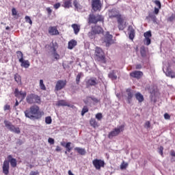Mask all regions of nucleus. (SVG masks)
I'll return each instance as SVG.
<instances>
[{"label": "nucleus", "mask_w": 175, "mask_h": 175, "mask_svg": "<svg viewBox=\"0 0 175 175\" xmlns=\"http://www.w3.org/2000/svg\"><path fill=\"white\" fill-rule=\"evenodd\" d=\"M25 116L27 118L30 120H40L43 114V111H40L38 105H33L29 109H26L25 111Z\"/></svg>", "instance_id": "f257e3e1"}, {"label": "nucleus", "mask_w": 175, "mask_h": 175, "mask_svg": "<svg viewBox=\"0 0 175 175\" xmlns=\"http://www.w3.org/2000/svg\"><path fill=\"white\" fill-rule=\"evenodd\" d=\"M88 20V24H97L99 21H103L104 18L100 14H90Z\"/></svg>", "instance_id": "f03ea898"}, {"label": "nucleus", "mask_w": 175, "mask_h": 175, "mask_svg": "<svg viewBox=\"0 0 175 175\" xmlns=\"http://www.w3.org/2000/svg\"><path fill=\"white\" fill-rule=\"evenodd\" d=\"M26 102L29 105H33V103H40V97L35 94H28L26 97Z\"/></svg>", "instance_id": "7ed1b4c3"}, {"label": "nucleus", "mask_w": 175, "mask_h": 175, "mask_svg": "<svg viewBox=\"0 0 175 175\" xmlns=\"http://www.w3.org/2000/svg\"><path fill=\"white\" fill-rule=\"evenodd\" d=\"M124 128H125V126L120 125L118 126L117 128L114 129L112 131H111L108 137L109 139H113V137L116 136H118L119 133H121V132L124 131Z\"/></svg>", "instance_id": "20e7f679"}, {"label": "nucleus", "mask_w": 175, "mask_h": 175, "mask_svg": "<svg viewBox=\"0 0 175 175\" xmlns=\"http://www.w3.org/2000/svg\"><path fill=\"white\" fill-rule=\"evenodd\" d=\"M99 84V81L96 77H90L86 81V88H90V87H96Z\"/></svg>", "instance_id": "39448f33"}, {"label": "nucleus", "mask_w": 175, "mask_h": 175, "mask_svg": "<svg viewBox=\"0 0 175 175\" xmlns=\"http://www.w3.org/2000/svg\"><path fill=\"white\" fill-rule=\"evenodd\" d=\"M95 55L97 57V59H98V61H103V62H105V53H103V50H102V49L96 47Z\"/></svg>", "instance_id": "423d86ee"}, {"label": "nucleus", "mask_w": 175, "mask_h": 175, "mask_svg": "<svg viewBox=\"0 0 175 175\" xmlns=\"http://www.w3.org/2000/svg\"><path fill=\"white\" fill-rule=\"evenodd\" d=\"M93 166L96 170H100V167H105V161L96 159L92 161Z\"/></svg>", "instance_id": "0eeeda50"}, {"label": "nucleus", "mask_w": 175, "mask_h": 175, "mask_svg": "<svg viewBox=\"0 0 175 175\" xmlns=\"http://www.w3.org/2000/svg\"><path fill=\"white\" fill-rule=\"evenodd\" d=\"M92 8L94 12H100L102 9V3L100 0H92Z\"/></svg>", "instance_id": "6e6552de"}, {"label": "nucleus", "mask_w": 175, "mask_h": 175, "mask_svg": "<svg viewBox=\"0 0 175 175\" xmlns=\"http://www.w3.org/2000/svg\"><path fill=\"white\" fill-rule=\"evenodd\" d=\"M117 21L118 29H120V31H124V29H125V28L126 27L124 17H122V16H119L117 19Z\"/></svg>", "instance_id": "1a4fd4ad"}, {"label": "nucleus", "mask_w": 175, "mask_h": 175, "mask_svg": "<svg viewBox=\"0 0 175 175\" xmlns=\"http://www.w3.org/2000/svg\"><path fill=\"white\" fill-rule=\"evenodd\" d=\"M120 76V70H112L108 74V77L111 80H117Z\"/></svg>", "instance_id": "9d476101"}, {"label": "nucleus", "mask_w": 175, "mask_h": 175, "mask_svg": "<svg viewBox=\"0 0 175 175\" xmlns=\"http://www.w3.org/2000/svg\"><path fill=\"white\" fill-rule=\"evenodd\" d=\"M108 16L109 18L118 19V17H121L122 15L120 14V12L117 11L116 9H112L109 10Z\"/></svg>", "instance_id": "9b49d317"}, {"label": "nucleus", "mask_w": 175, "mask_h": 175, "mask_svg": "<svg viewBox=\"0 0 175 175\" xmlns=\"http://www.w3.org/2000/svg\"><path fill=\"white\" fill-rule=\"evenodd\" d=\"M104 42L106 43V47H109V46L113 44V36H111L109 32H107L105 36Z\"/></svg>", "instance_id": "f8f14e48"}, {"label": "nucleus", "mask_w": 175, "mask_h": 175, "mask_svg": "<svg viewBox=\"0 0 175 175\" xmlns=\"http://www.w3.org/2000/svg\"><path fill=\"white\" fill-rule=\"evenodd\" d=\"M126 102L130 105V103H132V98H133V91L131 90L130 88H128L126 90Z\"/></svg>", "instance_id": "ddd939ff"}, {"label": "nucleus", "mask_w": 175, "mask_h": 175, "mask_svg": "<svg viewBox=\"0 0 175 175\" xmlns=\"http://www.w3.org/2000/svg\"><path fill=\"white\" fill-rule=\"evenodd\" d=\"M46 48L49 50V51L52 53L57 51V49H58V44L57 42H52L50 44L46 45Z\"/></svg>", "instance_id": "4468645a"}, {"label": "nucleus", "mask_w": 175, "mask_h": 175, "mask_svg": "<svg viewBox=\"0 0 175 175\" xmlns=\"http://www.w3.org/2000/svg\"><path fill=\"white\" fill-rule=\"evenodd\" d=\"M65 85H66V81L59 80L57 82V83L55 85V91H61V90H62V88H65Z\"/></svg>", "instance_id": "2eb2a0df"}, {"label": "nucleus", "mask_w": 175, "mask_h": 175, "mask_svg": "<svg viewBox=\"0 0 175 175\" xmlns=\"http://www.w3.org/2000/svg\"><path fill=\"white\" fill-rule=\"evenodd\" d=\"M8 162H10L12 167H16L17 166V159L13 158L11 154L8 156Z\"/></svg>", "instance_id": "dca6fc26"}, {"label": "nucleus", "mask_w": 175, "mask_h": 175, "mask_svg": "<svg viewBox=\"0 0 175 175\" xmlns=\"http://www.w3.org/2000/svg\"><path fill=\"white\" fill-rule=\"evenodd\" d=\"M9 161L8 160L4 161L3 164V173L5 175L9 174Z\"/></svg>", "instance_id": "f3484780"}, {"label": "nucleus", "mask_w": 175, "mask_h": 175, "mask_svg": "<svg viewBox=\"0 0 175 175\" xmlns=\"http://www.w3.org/2000/svg\"><path fill=\"white\" fill-rule=\"evenodd\" d=\"M130 76L134 79H140L143 76V72L135 70L131 72Z\"/></svg>", "instance_id": "a211bd4d"}, {"label": "nucleus", "mask_w": 175, "mask_h": 175, "mask_svg": "<svg viewBox=\"0 0 175 175\" xmlns=\"http://www.w3.org/2000/svg\"><path fill=\"white\" fill-rule=\"evenodd\" d=\"M146 20L153 21L154 24L157 23V16L154 12H148V15L146 17Z\"/></svg>", "instance_id": "6ab92c4d"}, {"label": "nucleus", "mask_w": 175, "mask_h": 175, "mask_svg": "<svg viewBox=\"0 0 175 175\" xmlns=\"http://www.w3.org/2000/svg\"><path fill=\"white\" fill-rule=\"evenodd\" d=\"M164 73L165 74V76L167 77H171V79H175V72L174 71L170 70L169 68H166L165 71L164 69H163Z\"/></svg>", "instance_id": "aec40b11"}, {"label": "nucleus", "mask_w": 175, "mask_h": 175, "mask_svg": "<svg viewBox=\"0 0 175 175\" xmlns=\"http://www.w3.org/2000/svg\"><path fill=\"white\" fill-rule=\"evenodd\" d=\"M93 31L96 35H99V33H103V29L100 26L95 25L94 27H92Z\"/></svg>", "instance_id": "412c9836"}, {"label": "nucleus", "mask_w": 175, "mask_h": 175, "mask_svg": "<svg viewBox=\"0 0 175 175\" xmlns=\"http://www.w3.org/2000/svg\"><path fill=\"white\" fill-rule=\"evenodd\" d=\"M14 94H15V96H16V97H18V95H21L22 100L23 99H25V96H27V92H23L21 91L20 92V91H18V88L15 89Z\"/></svg>", "instance_id": "4be33fe9"}, {"label": "nucleus", "mask_w": 175, "mask_h": 175, "mask_svg": "<svg viewBox=\"0 0 175 175\" xmlns=\"http://www.w3.org/2000/svg\"><path fill=\"white\" fill-rule=\"evenodd\" d=\"M129 38L131 40H133V39H135V29H133V27L132 26H129Z\"/></svg>", "instance_id": "5701e85b"}, {"label": "nucleus", "mask_w": 175, "mask_h": 175, "mask_svg": "<svg viewBox=\"0 0 175 175\" xmlns=\"http://www.w3.org/2000/svg\"><path fill=\"white\" fill-rule=\"evenodd\" d=\"M49 33L51 35H59V31L55 27H50L49 28Z\"/></svg>", "instance_id": "b1692460"}, {"label": "nucleus", "mask_w": 175, "mask_h": 175, "mask_svg": "<svg viewBox=\"0 0 175 175\" xmlns=\"http://www.w3.org/2000/svg\"><path fill=\"white\" fill-rule=\"evenodd\" d=\"M77 46V41L75 40H72L70 42H68V49L69 50H72V49L75 46Z\"/></svg>", "instance_id": "393cba45"}, {"label": "nucleus", "mask_w": 175, "mask_h": 175, "mask_svg": "<svg viewBox=\"0 0 175 175\" xmlns=\"http://www.w3.org/2000/svg\"><path fill=\"white\" fill-rule=\"evenodd\" d=\"M19 62L21 63V66H22V68H25L26 69L29 68V61L24 60V59H23L22 61Z\"/></svg>", "instance_id": "a878e982"}, {"label": "nucleus", "mask_w": 175, "mask_h": 175, "mask_svg": "<svg viewBox=\"0 0 175 175\" xmlns=\"http://www.w3.org/2000/svg\"><path fill=\"white\" fill-rule=\"evenodd\" d=\"M135 98L139 103H142V102L144 100V96H143V94H142L140 92L135 94Z\"/></svg>", "instance_id": "bb28decb"}, {"label": "nucleus", "mask_w": 175, "mask_h": 175, "mask_svg": "<svg viewBox=\"0 0 175 175\" xmlns=\"http://www.w3.org/2000/svg\"><path fill=\"white\" fill-rule=\"evenodd\" d=\"M74 150L75 151L77 152L78 154H80V155H85V149L83 148L76 147Z\"/></svg>", "instance_id": "cd10ccee"}, {"label": "nucleus", "mask_w": 175, "mask_h": 175, "mask_svg": "<svg viewBox=\"0 0 175 175\" xmlns=\"http://www.w3.org/2000/svg\"><path fill=\"white\" fill-rule=\"evenodd\" d=\"M72 28L74 29V33L77 35L80 32V26L77 24H72Z\"/></svg>", "instance_id": "c85d7f7f"}, {"label": "nucleus", "mask_w": 175, "mask_h": 175, "mask_svg": "<svg viewBox=\"0 0 175 175\" xmlns=\"http://www.w3.org/2000/svg\"><path fill=\"white\" fill-rule=\"evenodd\" d=\"M10 131V132H13V133H16L17 135L21 133V131H20V128L16 127L13 124Z\"/></svg>", "instance_id": "c756f323"}, {"label": "nucleus", "mask_w": 175, "mask_h": 175, "mask_svg": "<svg viewBox=\"0 0 175 175\" xmlns=\"http://www.w3.org/2000/svg\"><path fill=\"white\" fill-rule=\"evenodd\" d=\"M88 38H90V39H95V36H96V33H95V30H94V29L92 28L91 31H90V32L88 33Z\"/></svg>", "instance_id": "7c9ffc66"}, {"label": "nucleus", "mask_w": 175, "mask_h": 175, "mask_svg": "<svg viewBox=\"0 0 175 175\" xmlns=\"http://www.w3.org/2000/svg\"><path fill=\"white\" fill-rule=\"evenodd\" d=\"M16 57L19 59V62L24 59V54H23V52L20 51H16Z\"/></svg>", "instance_id": "2f4dec72"}, {"label": "nucleus", "mask_w": 175, "mask_h": 175, "mask_svg": "<svg viewBox=\"0 0 175 175\" xmlns=\"http://www.w3.org/2000/svg\"><path fill=\"white\" fill-rule=\"evenodd\" d=\"M90 124L91 126H93V128H97L98 126V122H96V120H95V118H92L90 121Z\"/></svg>", "instance_id": "473e14b6"}, {"label": "nucleus", "mask_w": 175, "mask_h": 175, "mask_svg": "<svg viewBox=\"0 0 175 175\" xmlns=\"http://www.w3.org/2000/svg\"><path fill=\"white\" fill-rule=\"evenodd\" d=\"M71 5H72V0H65L64 4V8L69 9L70 8Z\"/></svg>", "instance_id": "72a5a7b5"}, {"label": "nucleus", "mask_w": 175, "mask_h": 175, "mask_svg": "<svg viewBox=\"0 0 175 175\" xmlns=\"http://www.w3.org/2000/svg\"><path fill=\"white\" fill-rule=\"evenodd\" d=\"M4 124H5V126L7 128V129H8L9 131H10V129H12V126H13V124H12V122H10L8 120H4Z\"/></svg>", "instance_id": "f704fd0d"}, {"label": "nucleus", "mask_w": 175, "mask_h": 175, "mask_svg": "<svg viewBox=\"0 0 175 175\" xmlns=\"http://www.w3.org/2000/svg\"><path fill=\"white\" fill-rule=\"evenodd\" d=\"M140 54L142 57H144L147 55V53L146 51V48L144 46H142L140 48Z\"/></svg>", "instance_id": "c9c22d12"}, {"label": "nucleus", "mask_w": 175, "mask_h": 175, "mask_svg": "<svg viewBox=\"0 0 175 175\" xmlns=\"http://www.w3.org/2000/svg\"><path fill=\"white\" fill-rule=\"evenodd\" d=\"M57 106H68V103L64 100L57 101Z\"/></svg>", "instance_id": "e433bc0d"}, {"label": "nucleus", "mask_w": 175, "mask_h": 175, "mask_svg": "<svg viewBox=\"0 0 175 175\" xmlns=\"http://www.w3.org/2000/svg\"><path fill=\"white\" fill-rule=\"evenodd\" d=\"M14 79L16 82L18 83H21V77L18 74H15L14 76Z\"/></svg>", "instance_id": "4c0bfd02"}, {"label": "nucleus", "mask_w": 175, "mask_h": 175, "mask_svg": "<svg viewBox=\"0 0 175 175\" xmlns=\"http://www.w3.org/2000/svg\"><path fill=\"white\" fill-rule=\"evenodd\" d=\"M81 76H83V72H79L76 77V83L77 84H80V79H81Z\"/></svg>", "instance_id": "58836bf2"}, {"label": "nucleus", "mask_w": 175, "mask_h": 175, "mask_svg": "<svg viewBox=\"0 0 175 175\" xmlns=\"http://www.w3.org/2000/svg\"><path fill=\"white\" fill-rule=\"evenodd\" d=\"M40 88L42 91H46V85H44V83H43V79L40 80Z\"/></svg>", "instance_id": "ea45409f"}, {"label": "nucleus", "mask_w": 175, "mask_h": 175, "mask_svg": "<svg viewBox=\"0 0 175 175\" xmlns=\"http://www.w3.org/2000/svg\"><path fill=\"white\" fill-rule=\"evenodd\" d=\"M70 144H72V142H67L65 146L68 152H70V151H72V147H70Z\"/></svg>", "instance_id": "a19ab883"}, {"label": "nucleus", "mask_w": 175, "mask_h": 175, "mask_svg": "<svg viewBox=\"0 0 175 175\" xmlns=\"http://www.w3.org/2000/svg\"><path fill=\"white\" fill-rule=\"evenodd\" d=\"M45 122L46 124H50L53 122V120L51 119V116H47L45 118Z\"/></svg>", "instance_id": "79ce46f5"}, {"label": "nucleus", "mask_w": 175, "mask_h": 175, "mask_svg": "<svg viewBox=\"0 0 175 175\" xmlns=\"http://www.w3.org/2000/svg\"><path fill=\"white\" fill-rule=\"evenodd\" d=\"M144 36L145 38H150L151 36H152V35L151 34V32L149 31H146L144 33Z\"/></svg>", "instance_id": "37998d69"}, {"label": "nucleus", "mask_w": 175, "mask_h": 175, "mask_svg": "<svg viewBox=\"0 0 175 175\" xmlns=\"http://www.w3.org/2000/svg\"><path fill=\"white\" fill-rule=\"evenodd\" d=\"M144 43L146 46H150V44H151V39H150V38H145L144 40Z\"/></svg>", "instance_id": "c03bdc74"}, {"label": "nucleus", "mask_w": 175, "mask_h": 175, "mask_svg": "<svg viewBox=\"0 0 175 175\" xmlns=\"http://www.w3.org/2000/svg\"><path fill=\"white\" fill-rule=\"evenodd\" d=\"M85 113H88V107L87 106H84L81 111V116H84Z\"/></svg>", "instance_id": "a18cd8bd"}, {"label": "nucleus", "mask_w": 175, "mask_h": 175, "mask_svg": "<svg viewBox=\"0 0 175 175\" xmlns=\"http://www.w3.org/2000/svg\"><path fill=\"white\" fill-rule=\"evenodd\" d=\"M73 5H74L75 9H80V8L81 6L79 5V2H77V0H75L73 1Z\"/></svg>", "instance_id": "49530a36"}, {"label": "nucleus", "mask_w": 175, "mask_h": 175, "mask_svg": "<svg viewBox=\"0 0 175 175\" xmlns=\"http://www.w3.org/2000/svg\"><path fill=\"white\" fill-rule=\"evenodd\" d=\"M25 21L26 23H29V24H30V25H32V20H31V18L28 16H26L25 17Z\"/></svg>", "instance_id": "de8ad7c7"}, {"label": "nucleus", "mask_w": 175, "mask_h": 175, "mask_svg": "<svg viewBox=\"0 0 175 175\" xmlns=\"http://www.w3.org/2000/svg\"><path fill=\"white\" fill-rule=\"evenodd\" d=\"M148 91H149L150 94H151V95H154L155 94V89H154L153 87H150L148 88Z\"/></svg>", "instance_id": "09e8293b"}, {"label": "nucleus", "mask_w": 175, "mask_h": 175, "mask_svg": "<svg viewBox=\"0 0 175 175\" xmlns=\"http://www.w3.org/2000/svg\"><path fill=\"white\" fill-rule=\"evenodd\" d=\"M52 54H53L55 59H57V60L59 59V54L57 53V51L53 52Z\"/></svg>", "instance_id": "8fccbe9b"}, {"label": "nucleus", "mask_w": 175, "mask_h": 175, "mask_svg": "<svg viewBox=\"0 0 175 175\" xmlns=\"http://www.w3.org/2000/svg\"><path fill=\"white\" fill-rule=\"evenodd\" d=\"M153 2L154 3H155V5L158 7L159 9H161V1L158 0H155Z\"/></svg>", "instance_id": "3c124183"}, {"label": "nucleus", "mask_w": 175, "mask_h": 175, "mask_svg": "<svg viewBox=\"0 0 175 175\" xmlns=\"http://www.w3.org/2000/svg\"><path fill=\"white\" fill-rule=\"evenodd\" d=\"M102 118H103L102 113H98L96 114V118L97 120H98V121H100L102 120Z\"/></svg>", "instance_id": "603ef678"}, {"label": "nucleus", "mask_w": 175, "mask_h": 175, "mask_svg": "<svg viewBox=\"0 0 175 175\" xmlns=\"http://www.w3.org/2000/svg\"><path fill=\"white\" fill-rule=\"evenodd\" d=\"M175 19V14H172L171 15V16H170L168 18H167V21H174V20Z\"/></svg>", "instance_id": "864d4df0"}, {"label": "nucleus", "mask_w": 175, "mask_h": 175, "mask_svg": "<svg viewBox=\"0 0 175 175\" xmlns=\"http://www.w3.org/2000/svg\"><path fill=\"white\" fill-rule=\"evenodd\" d=\"M128 167V163H122V164L120 165V169H122V170H123V169H125L126 167Z\"/></svg>", "instance_id": "5fc2aeb1"}, {"label": "nucleus", "mask_w": 175, "mask_h": 175, "mask_svg": "<svg viewBox=\"0 0 175 175\" xmlns=\"http://www.w3.org/2000/svg\"><path fill=\"white\" fill-rule=\"evenodd\" d=\"M48 143H49V144H54L55 143L54 139L49 137L48 139Z\"/></svg>", "instance_id": "6e6d98bb"}, {"label": "nucleus", "mask_w": 175, "mask_h": 175, "mask_svg": "<svg viewBox=\"0 0 175 175\" xmlns=\"http://www.w3.org/2000/svg\"><path fill=\"white\" fill-rule=\"evenodd\" d=\"M159 154L163 155V146H160L159 149Z\"/></svg>", "instance_id": "4d7b16f0"}, {"label": "nucleus", "mask_w": 175, "mask_h": 175, "mask_svg": "<svg viewBox=\"0 0 175 175\" xmlns=\"http://www.w3.org/2000/svg\"><path fill=\"white\" fill-rule=\"evenodd\" d=\"M159 9L161 8H157V7L154 8V11L153 12L154 14H158L159 13Z\"/></svg>", "instance_id": "13d9d810"}, {"label": "nucleus", "mask_w": 175, "mask_h": 175, "mask_svg": "<svg viewBox=\"0 0 175 175\" xmlns=\"http://www.w3.org/2000/svg\"><path fill=\"white\" fill-rule=\"evenodd\" d=\"M53 8H55V9H59V8H61V3H55L53 5Z\"/></svg>", "instance_id": "bf43d9fd"}, {"label": "nucleus", "mask_w": 175, "mask_h": 175, "mask_svg": "<svg viewBox=\"0 0 175 175\" xmlns=\"http://www.w3.org/2000/svg\"><path fill=\"white\" fill-rule=\"evenodd\" d=\"M12 16H16L17 15V11L16 10V8H12Z\"/></svg>", "instance_id": "052dcab7"}, {"label": "nucleus", "mask_w": 175, "mask_h": 175, "mask_svg": "<svg viewBox=\"0 0 175 175\" xmlns=\"http://www.w3.org/2000/svg\"><path fill=\"white\" fill-rule=\"evenodd\" d=\"M46 12H48V14H49V16L51 14V13H53V10L50 8H46Z\"/></svg>", "instance_id": "680f3d73"}, {"label": "nucleus", "mask_w": 175, "mask_h": 175, "mask_svg": "<svg viewBox=\"0 0 175 175\" xmlns=\"http://www.w3.org/2000/svg\"><path fill=\"white\" fill-rule=\"evenodd\" d=\"M6 110H10V105H5L4 106V111H6Z\"/></svg>", "instance_id": "e2e57ef3"}, {"label": "nucleus", "mask_w": 175, "mask_h": 175, "mask_svg": "<svg viewBox=\"0 0 175 175\" xmlns=\"http://www.w3.org/2000/svg\"><path fill=\"white\" fill-rule=\"evenodd\" d=\"M150 126H151L150 122H148V121L146 122L145 123V128L148 129V128H150Z\"/></svg>", "instance_id": "0e129e2a"}, {"label": "nucleus", "mask_w": 175, "mask_h": 175, "mask_svg": "<svg viewBox=\"0 0 175 175\" xmlns=\"http://www.w3.org/2000/svg\"><path fill=\"white\" fill-rule=\"evenodd\" d=\"M164 118L165 120H169L170 118V116L169 115V113H165Z\"/></svg>", "instance_id": "69168bd1"}, {"label": "nucleus", "mask_w": 175, "mask_h": 175, "mask_svg": "<svg viewBox=\"0 0 175 175\" xmlns=\"http://www.w3.org/2000/svg\"><path fill=\"white\" fill-rule=\"evenodd\" d=\"M39 174V172L37 171V172H33V171H31L30 172V175H38Z\"/></svg>", "instance_id": "338daca9"}, {"label": "nucleus", "mask_w": 175, "mask_h": 175, "mask_svg": "<svg viewBox=\"0 0 175 175\" xmlns=\"http://www.w3.org/2000/svg\"><path fill=\"white\" fill-rule=\"evenodd\" d=\"M170 156L174 157L175 158V152H174V150H171L170 151Z\"/></svg>", "instance_id": "774afa93"}]
</instances>
